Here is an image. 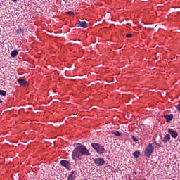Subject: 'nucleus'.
I'll return each instance as SVG.
<instances>
[{
  "label": "nucleus",
  "mask_w": 180,
  "mask_h": 180,
  "mask_svg": "<svg viewBox=\"0 0 180 180\" xmlns=\"http://www.w3.org/2000/svg\"><path fill=\"white\" fill-rule=\"evenodd\" d=\"M81 155L89 156L91 153H89V150H88L84 145L78 143L72 152V157L74 161H78Z\"/></svg>",
  "instance_id": "1"
},
{
  "label": "nucleus",
  "mask_w": 180,
  "mask_h": 180,
  "mask_svg": "<svg viewBox=\"0 0 180 180\" xmlns=\"http://www.w3.org/2000/svg\"><path fill=\"white\" fill-rule=\"evenodd\" d=\"M91 146L98 154H103L105 153V147L103 146L96 143H92Z\"/></svg>",
  "instance_id": "2"
},
{
  "label": "nucleus",
  "mask_w": 180,
  "mask_h": 180,
  "mask_svg": "<svg viewBox=\"0 0 180 180\" xmlns=\"http://www.w3.org/2000/svg\"><path fill=\"white\" fill-rule=\"evenodd\" d=\"M153 153H154V146H153V144L150 143L145 149L144 155L150 158Z\"/></svg>",
  "instance_id": "3"
},
{
  "label": "nucleus",
  "mask_w": 180,
  "mask_h": 180,
  "mask_svg": "<svg viewBox=\"0 0 180 180\" xmlns=\"http://www.w3.org/2000/svg\"><path fill=\"white\" fill-rule=\"evenodd\" d=\"M60 164L62 167H65L68 171H71V163L68 160H61Z\"/></svg>",
  "instance_id": "4"
},
{
  "label": "nucleus",
  "mask_w": 180,
  "mask_h": 180,
  "mask_svg": "<svg viewBox=\"0 0 180 180\" xmlns=\"http://www.w3.org/2000/svg\"><path fill=\"white\" fill-rule=\"evenodd\" d=\"M94 162L97 167H102V165L105 164V160H103L102 158H98L94 159Z\"/></svg>",
  "instance_id": "5"
},
{
  "label": "nucleus",
  "mask_w": 180,
  "mask_h": 180,
  "mask_svg": "<svg viewBox=\"0 0 180 180\" xmlns=\"http://www.w3.org/2000/svg\"><path fill=\"white\" fill-rule=\"evenodd\" d=\"M167 133H169V134H170L173 139H176V137H178V131L174 130L173 129H167Z\"/></svg>",
  "instance_id": "6"
},
{
  "label": "nucleus",
  "mask_w": 180,
  "mask_h": 180,
  "mask_svg": "<svg viewBox=\"0 0 180 180\" xmlns=\"http://www.w3.org/2000/svg\"><path fill=\"white\" fill-rule=\"evenodd\" d=\"M165 119H166L167 123H169L172 119H174V115L169 114V115H164Z\"/></svg>",
  "instance_id": "7"
},
{
  "label": "nucleus",
  "mask_w": 180,
  "mask_h": 180,
  "mask_svg": "<svg viewBox=\"0 0 180 180\" xmlns=\"http://www.w3.org/2000/svg\"><path fill=\"white\" fill-rule=\"evenodd\" d=\"M169 140H171V135L167 134L164 136L162 141L165 144H167V143L169 142Z\"/></svg>",
  "instance_id": "8"
},
{
  "label": "nucleus",
  "mask_w": 180,
  "mask_h": 180,
  "mask_svg": "<svg viewBox=\"0 0 180 180\" xmlns=\"http://www.w3.org/2000/svg\"><path fill=\"white\" fill-rule=\"evenodd\" d=\"M75 175H77L76 171H72L68 177V180H74L75 179Z\"/></svg>",
  "instance_id": "9"
},
{
  "label": "nucleus",
  "mask_w": 180,
  "mask_h": 180,
  "mask_svg": "<svg viewBox=\"0 0 180 180\" xmlns=\"http://www.w3.org/2000/svg\"><path fill=\"white\" fill-rule=\"evenodd\" d=\"M87 26V23L85 21H80L79 22V23H77V27H83L84 29H85Z\"/></svg>",
  "instance_id": "10"
},
{
  "label": "nucleus",
  "mask_w": 180,
  "mask_h": 180,
  "mask_svg": "<svg viewBox=\"0 0 180 180\" xmlns=\"http://www.w3.org/2000/svg\"><path fill=\"white\" fill-rule=\"evenodd\" d=\"M17 82H18L20 85H25V86L27 85V82L25 80V79H18Z\"/></svg>",
  "instance_id": "11"
},
{
  "label": "nucleus",
  "mask_w": 180,
  "mask_h": 180,
  "mask_svg": "<svg viewBox=\"0 0 180 180\" xmlns=\"http://www.w3.org/2000/svg\"><path fill=\"white\" fill-rule=\"evenodd\" d=\"M18 54H19V52L18 51V50H13L11 53V56L13 57V58H15V57H16Z\"/></svg>",
  "instance_id": "12"
},
{
  "label": "nucleus",
  "mask_w": 180,
  "mask_h": 180,
  "mask_svg": "<svg viewBox=\"0 0 180 180\" xmlns=\"http://www.w3.org/2000/svg\"><path fill=\"white\" fill-rule=\"evenodd\" d=\"M15 33H16V34H18V35L20 34V33H25V30H23V28L18 29V30L15 31Z\"/></svg>",
  "instance_id": "13"
},
{
  "label": "nucleus",
  "mask_w": 180,
  "mask_h": 180,
  "mask_svg": "<svg viewBox=\"0 0 180 180\" xmlns=\"http://www.w3.org/2000/svg\"><path fill=\"white\" fill-rule=\"evenodd\" d=\"M139 155H140V151H135V152L133 153V156H134L135 158H139Z\"/></svg>",
  "instance_id": "14"
},
{
  "label": "nucleus",
  "mask_w": 180,
  "mask_h": 180,
  "mask_svg": "<svg viewBox=\"0 0 180 180\" xmlns=\"http://www.w3.org/2000/svg\"><path fill=\"white\" fill-rule=\"evenodd\" d=\"M0 95L1 96H6V92L5 91V90H0Z\"/></svg>",
  "instance_id": "15"
},
{
  "label": "nucleus",
  "mask_w": 180,
  "mask_h": 180,
  "mask_svg": "<svg viewBox=\"0 0 180 180\" xmlns=\"http://www.w3.org/2000/svg\"><path fill=\"white\" fill-rule=\"evenodd\" d=\"M113 133V134H115V136H121V134H120V132H119L118 131H115V132H112Z\"/></svg>",
  "instance_id": "16"
},
{
  "label": "nucleus",
  "mask_w": 180,
  "mask_h": 180,
  "mask_svg": "<svg viewBox=\"0 0 180 180\" xmlns=\"http://www.w3.org/2000/svg\"><path fill=\"white\" fill-rule=\"evenodd\" d=\"M132 140H134V141H139V139L134 136H132Z\"/></svg>",
  "instance_id": "17"
},
{
  "label": "nucleus",
  "mask_w": 180,
  "mask_h": 180,
  "mask_svg": "<svg viewBox=\"0 0 180 180\" xmlns=\"http://www.w3.org/2000/svg\"><path fill=\"white\" fill-rule=\"evenodd\" d=\"M176 108L177 110H179V112H180V104L176 105Z\"/></svg>",
  "instance_id": "18"
},
{
  "label": "nucleus",
  "mask_w": 180,
  "mask_h": 180,
  "mask_svg": "<svg viewBox=\"0 0 180 180\" xmlns=\"http://www.w3.org/2000/svg\"><path fill=\"white\" fill-rule=\"evenodd\" d=\"M132 34H127L126 37H131Z\"/></svg>",
  "instance_id": "19"
},
{
  "label": "nucleus",
  "mask_w": 180,
  "mask_h": 180,
  "mask_svg": "<svg viewBox=\"0 0 180 180\" xmlns=\"http://www.w3.org/2000/svg\"><path fill=\"white\" fill-rule=\"evenodd\" d=\"M69 15H73L74 14V13H72V12H68V13Z\"/></svg>",
  "instance_id": "20"
},
{
  "label": "nucleus",
  "mask_w": 180,
  "mask_h": 180,
  "mask_svg": "<svg viewBox=\"0 0 180 180\" xmlns=\"http://www.w3.org/2000/svg\"><path fill=\"white\" fill-rule=\"evenodd\" d=\"M13 2H15L16 4V2H18V0H11Z\"/></svg>",
  "instance_id": "21"
},
{
  "label": "nucleus",
  "mask_w": 180,
  "mask_h": 180,
  "mask_svg": "<svg viewBox=\"0 0 180 180\" xmlns=\"http://www.w3.org/2000/svg\"><path fill=\"white\" fill-rule=\"evenodd\" d=\"M0 103H2V101L0 99Z\"/></svg>",
  "instance_id": "22"
}]
</instances>
